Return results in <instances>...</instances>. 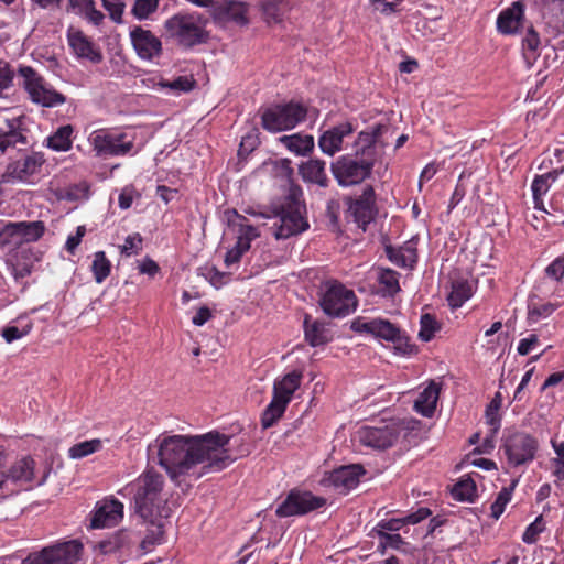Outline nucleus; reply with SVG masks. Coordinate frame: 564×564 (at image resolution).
I'll return each mask as SVG.
<instances>
[{
	"label": "nucleus",
	"instance_id": "obj_21",
	"mask_svg": "<svg viewBox=\"0 0 564 564\" xmlns=\"http://www.w3.org/2000/svg\"><path fill=\"white\" fill-rule=\"evenodd\" d=\"M356 127L351 121H344L337 126L327 129L318 138V147L321 151L329 156L343 150L344 139L351 135Z\"/></svg>",
	"mask_w": 564,
	"mask_h": 564
},
{
	"label": "nucleus",
	"instance_id": "obj_52",
	"mask_svg": "<svg viewBox=\"0 0 564 564\" xmlns=\"http://www.w3.org/2000/svg\"><path fill=\"white\" fill-rule=\"evenodd\" d=\"M545 530V522L542 516L535 518V520L530 523L522 535V541L527 544L535 543L540 536V534Z\"/></svg>",
	"mask_w": 564,
	"mask_h": 564
},
{
	"label": "nucleus",
	"instance_id": "obj_64",
	"mask_svg": "<svg viewBox=\"0 0 564 564\" xmlns=\"http://www.w3.org/2000/svg\"><path fill=\"white\" fill-rule=\"evenodd\" d=\"M159 270L160 268L158 263L150 258L144 259L139 265L140 273L147 274L149 276H154Z\"/></svg>",
	"mask_w": 564,
	"mask_h": 564
},
{
	"label": "nucleus",
	"instance_id": "obj_50",
	"mask_svg": "<svg viewBox=\"0 0 564 564\" xmlns=\"http://www.w3.org/2000/svg\"><path fill=\"white\" fill-rule=\"evenodd\" d=\"M540 46V37L539 34L533 30V28H529L523 40H522V50L523 55L527 59L534 58Z\"/></svg>",
	"mask_w": 564,
	"mask_h": 564
},
{
	"label": "nucleus",
	"instance_id": "obj_42",
	"mask_svg": "<svg viewBox=\"0 0 564 564\" xmlns=\"http://www.w3.org/2000/svg\"><path fill=\"white\" fill-rule=\"evenodd\" d=\"M454 499L471 502L477 496L476 484L471 478L460 479L452 489Z\"/></svg>",
	"mask_w": 564,
	"mask_h": 564
},
{
	"label": "nucleus",
	"instance_id": "obj_17",
	"mask_svg": "<svg viewBox=\"0 0 564 564\" xmlns=\"http://www.w3.org/2000/svg\"><path fill=\"white\" fill-rule=\"evenodd\" d=\"M365 474L361 465H347L334 469L324 475L321 484L324 487L333 488L334 490L346 494L357 487L360 476Z\"/></svg>",
	"mask_w": 564,
	"mask_h": 564
},
{
	"label": "nucleus",
	"instance_id": "obj_23",
	"mask_svg": "<svg viewBox=\"0 0 564 564\" xmlns=\"http://www.w3.org/2000/svg\"><path fill=\"white\" fill-rule=\"evenodd\" d=\"M419 238L412 237L400 247H386V254L397 267L413 270L417 262Z\"/></svg>",
	"mask_w": 564,
	"mask_h": 564
},
{
	"label": "nucleus",
	"instance_id": "obj_15",
	"mask_svg": "<svg viewBox=\"0 0 564 564\" xmlns=\"http://www.w3.org/2000/svg\"><path fill=\"white\" fill-rule=\"evenodd\" d=\"M326 500L310 491L291 490L275 510L280 518L302 516L323 507Z\"/></svg>",
	"mask_w": 564,
	"mask_h": 564
},
{
	"label": "nucleus",
	"instance_id": "obj_13",
	"mask_svg": "<svg viewBox=\"0 0 564 564\" xmlns=\"http://www.w3.org/2000/svg\"><path fill=\"white\" fill-rule=\"evenodd\" d=\"M538 441L525 432H513L503 438L502 451L507 462L512 467H518L533 460Z\"/></svg>",
	"mask_w": 564,
	"mask_h": 564
},
{
	"label": "nucleus",
	"instance_id": "obj_4",
	"mask_svg": "<svg viewBox=\"0 0 564 564\" xmlns=\"http://www.w3.org/2000/svg\"><path fill=\"white\" fill-rule=\"evenodd\" d=\"M301 381L302 373L296 370L274 381L272 400L265 408L261 419L264 429L272 426L283 415L294 392L300 388Z\"/></svg>",
	"mask_w": 564,
	"mask_h": 564
},
{
	"label": "nucleus",
	"instance_id": "obj_33",
	"mask_svg": "<svg viewBox=\"0 0 564 564\" xmlns=\"http://www.w3.org/2000/svg\"><path fill=\"white\" fill-rule=\"evenodd\" d=\"M67 10L96 26L100 25L105 19L104 13L97 10L94 0H68Z\"/></svg>",
	"mask_w": 564,
	"mask_h": 564
},
{
	"label": "nucleus",
	"instance_id": "obj_44",
	"mask_svg": "<svg viewBox=\"0 0 564 564\" xmlns=\"http://www.w3.org/2000/svg\"><path fill=\"white\" fill-rule=\"evenodd\" d=\"M102 447V443L99 438H93L89 441H84L73 445L68 449V456L73 459H80L90 454H94L100 451Z\"/></svg>",
	"mask_w": 564,
	"mask_h": 564
},
{
	"label": "nucleus",
	"instance_id": "obj_59",
	"mask_svg": "<svg viewBox=\"0 0 564 564\" xmlns=\"http://www.w3.org/2000/svg\"><path fill=\"white\" fill-rule=\"evenodd\" d=\"M30 330H31L30 325L25 326L22 329L18 328L17 326H8V327L3 328L2 337L4 338V340L7 343L10 344V343L28 335L30 333Z\"/></svg>",
	"mask_w": 564,
	"mask_h": 564
},
{
	"label": "nucleus",
	"instance_id": "obj_20",
	"mask_svg": "<svg viewBox=\"0 0 564 564\" xmlns=\"http://www.w3.org/2000/svg\"><path fill=\"white\" fill-rule=\"evenodd\" d=\"M67 41L73 54L77 58L87 59L93 64H99L102 61L100 48L80 30L69 28L67 31Z\"/></svg>",
	"mask_w": 564,
	"mask_h": 564
},
{
	"label": "nucleus",
	"instance_id": "obj_30",
	"mask_svg": "<svg viewBox=\"0 0 564 564\" xmlns=\"http://www.w3.org/2000/svg\"><path fill=\"white\" fill-rule=\"evenodd\" d=\"M325 166V161L321 159H311L299 166V173L305 182L325 187L328 184Z\"/></svg>",
	"mask_w": 564,
	"mask_h": 564
},
{
	"label": "nucleus",
	"instance_id": "obj_35",
	"mask_svg": "<svg viewBox=\"0 0 564 564\" xmlns=\"http://www.w3.org/2000/svg\"><path fill=\"white\" fill-rule=\"evenodd\" d=\"M74 129L70 124L59 127L53 134L46 139L47 148L56 152H66L73 144Z\"/></svg>",
	"mask_w": 564,
	"mask_h": 564
},
{
	"label": "nucleus",
	"instance_id": "obj_14",
	"mask_svg": "<svg viewBox=\"0 0 564 564\" xmlns=\"http://www.w3.org/2000/svg\"><path fill=\"white\" fill-rule=\"evenodd\" d=\"M307 228L308 223L299 203L290 204L273 217L272 234L276 239H288L302 234Z\"/></svg>",
	"mask_w": 564,
	"mask_h": 564
},
{
	"label": "nucleus",
	"instance_id": "obj_36",
	"mask_svg": "<svg viewBox=\"0 0 564 564\" xmlns=\"http://www.w3.org/2000/svg\"><path fill=\"white\" fill-rule=\"evenodd\" d=\"M400 274L392 269H379L377 281L380 286V293L383 296H393L400 292Z\"/></svg>",
	"mask_w": 564,
	"mask_h": 564
},
{
	"label": "nucleus",
	"instance_id": "obj_19",
	"mask_svg": "<svg viewBox=\"0 0 564 564\" xmlns=\"http://www.w3.org/2000/svg\"><path fill=\"white\" fill-rule=\"evenodd\" d=\"M348 213L365 230L376 216L375 191L371 186H366L360 196L349 200Z\"/></svg>",
	"mask_w": 564,
	"mask_h": 564
},
{
	"label": "nucleus",
	"instance_id": "obj_63",
	"mask_svg": "<svg viewBox=\"0 0 564 564\" xmlns=\"http://www.w3.org/2000/svg\"><path fill=\"white\" fill-rule=\"evenodd\" d=\"M539 344V337L535 334H531L529 337L522 338L517 347V351L521 356L530 354Z\"/></svg>",
	"mask_w": 564,
	"mask_h": 564
},
{
	"label": "nucleus",
	"instance_id": "obj_9",
	"mask_svg": "<svg viewBox=\"0 0 564 564\" xmlns=\"http://www.w3.org/2000/svg\"><path fill=\"white\" fill-rule=\"evenodd\" d=\"M306 117V108L289 102L267 108L261 117L262 127L269 132H281L295 128Z\"/></svg>",
	"mask_w": 564,
	"mask_h": 564
},
{
	"label": "nucleus",
	"instance_id": "obj_31",
	"mask_svg": "<svg viewBox=\"0 0 564 564\" xmlns=\"http://www.w3.org/2000/svg\"><path fill=\"white\" fill-rule=\"evenodd\" d=\"M476 284L473 280L456 279L452 282V290L447 295L448 305L452 308L463 306L475 293Z\"/></svg>",
	"mask_w": 564,
	"mask_h": 564
},
{
	"label": "nucleus",
	"instance_id": "obj_58",
	"mask_svg": "<svg viewBox=\"0 0 564 564\" xmlns=\"http://www.w3.org/2000/svg\"><path fill=\"white\" fill-rule=\"evenodd\" d=\"M247 12H248L247 6L241 2L232 3L228 9L229 18L238 24H247L248 23Z\"/></svg>",
	"mask_w": 564,
	"mask_h": 564
},
{
	"label": "nucleus",
	"instance_id": "obj_11",
	"mask_svg": "<svg viewBox=\"0 0 564 564\" xmlns=\"http://www.w3.org/2000/svg\"><path fill=\"white\" fill-rule=\"evenodd\" d=\"M84 546L78 540L59 542L31 553L24 564H78Z\"/></svg>",
	"mask_w": 564,
	"mask_h": 564
},
{
	"label": "nucleus",
	"instance_id": "obj_43",
	"mask_svg": "<svg viewBox=\"0 0 564 564\" xmlns=\"http://www.w3.org/2000/svg\"><path fill=\"white\" fill-rule=\"evenodd\" d=\"M111 263L107 259L104 251H97L94 254V260L91 263V272L94 274L95 281L100 284L102 283L108 275L110 274Z\"/></svg>",
	"mask_w": 564,
	"mask_h": 564
},
{
	"label": "nucleus",
	"instance_id": "obj_27",
	"mask_svg": "<svg viewBox=\"0 0 564 564\" xmlns=\"http://www.w3.org/2000/svg\"><path fill=\"white\" fill-rule=\"evenodd\" d=\"M562 170H554L541 175H536L531 184L534 208L544 210L543 197L550 191L552 184L563 173Z\"/></svg>",
	"mask_w": 564,
	"mask_h": 564
},
{
	"label": "nucleus",
	"instance_id": "obj_6",
	"mask_svg": "<svg viewBox=\"0 0 564 564\" xmlns=\"http://www.w3.org/2000/svg\"><path fill=\"white\" fill-rule=\"evenodd\" d=\"M45 163L44 154L41 152H25L10 161L1 175L0 183L3 184H36L42 174Z\"/></svg>",
	"mask_w": 564,
	"mask_h": 564
},
{
	"label": "nucleus",
	"instance_id": "obj_18",
	"mask_svg": "<svg viewBox=\"0 0 564 564\" xmlns=\"http://www.w3.org/2000/svg\"><path fill=\"white\" fill-rule=\"evenodd\" d=\"M351 329L356 333L370 334L387 341L401 340V330L394 324L383 318L357 317L351 322Z\"/></svg>",
	"mask_w": 564,
	"mask_h": 564
},
{
	"label": "nucleus",
	"instance_id": "obj_3",
	"mask_svg": "<svg viewBox=\"0 0 564 564\" xmlns=\"http://www.w3.org/2000/svg\"><path fill=\"white\" fill-rule=\"evenodd\" d=\"M164 29L180 45L192 47L207 39L205 21L198 13H177L164 22Z\"/></svg>",
	"mask_w": 564,
	"mask_h": 564
},
{
	"label": "nucleus",
	"instance_id": "obj_12",
	"mask_svg": "<svg viewBox=\"0 0 564 564\" xmlns=\"http://www.w3.org/2000/svg\"><path fill=\"white\" fill-rule=\"evenodd\" d=\"M372 169L373 160L371 158L355 159L349 155L339 156L330 165L335 180L343 187L361 183L370 176Z\"/></svg>",
	"mask_w": 564,
	"mask_h": 564
},
{
	"label": "nucleus",
	"instance_id": "obj_62",
	"mask_svg": "<svg viewBox=\"0 0 564 564\" xmlns=\"http://www.w3.org/2000/svg\"><path fill=\"white\" fill-rule=\"evenodd\" d=\"M486 421L490 426V433L497 434L500 429V416L497 412V406H494V402H491L486 410Z\"/></svg>",
	"mask_w": 564,
	"mask_h": 564
},
{
	"label": "nucleus",
	"instance_id": "obj_32",
	"mask_svg": "<svg viewBox=\"0 0 564 564\" xmlns=\"http://www.w3.org/2000/svg\"><path fill=\"white\" fill-rule=\"evenodd\" d=\"M431 516V511L427 508H420L415 512H412L403 518H391L381 520L378 523V530L381 532L389 531L390 533L398 532L405 524H416L422 520H425Z\"/></svg>",
	"mask_w": 564,
	"mask_h": 564
},
{
	"label": "nucleus",
	"instance_id": "obj_46",
	"mask_svg": "<svg viewBox=\"0 0 564 564\" xmlns=\"http://www.w3.org/2000/svg\"><path fill=\"white\" fill-rule=\"evenodd\" d=\"M557 307L558 305L553 303L536 304L530 302L528 305V321L531 324H535L552 315Z\"/></svg>",
	"mask_w": 564,
	"mask_h": 564
},
{
	"label": "nucleus",
	"instance_id": "obj_5",
	"mask_svg": "<svg viewBox=\"0 0 564 564\" xmlns=\"http://www.w3.org/2000/svg\"><path fill=\"white\" fill-rule=\"evenodd\" d=\"M87 140L98 158L124 156L137 152L135 137L129 132L96 129L89 133Z\"/></svg>",
	"mask_w": 564,
	"mask_h": 564
},
{
	"label": "nucleus",
	"instance_id": "obj_10",
	"mask_svg": "<svg viewBox=\"0 0 564 564\" xmlns=\"http://www.w3.org/2000/svg\"><path fill=\"white\" fill-rule=\"evenodd\" d=\"M324 313L332 317H344L357 307V299L352 290L337 281L324 285L319 301Z\"/></svg>",
	"mask_w": 564,
	"mask_h": 564
},
{
	"label": "nucleus",
	"instance_id": "obj_39",
	"mask_svg": "<svg viewBox=\"0 0 564 564\" xmlns=\"http://www.w3.org/2000/svg\"><path fill=\"white\" fill-rule=\"evenodd\" d=\"M294 4L295 0H267L263 12L269 21L280 22Z\"/></svg>",
	"mask_w": 564,
	"mask_h": 564
},
{
	"label": "nucleus",
	"instance_id": "obj_1",
	"mask_svg": "<svg viewBox=\"0 0 564 564\" xmlns=\"http://www.w3.org/2000/svg\"><path fill=\"white\" fill-rule=\"evenodd\" d=\"M248 452L235 448L232 437L218 431L198 435L162 433L147 448L148 460L164 468L171 479L189 475L197 466L220 471Z\"/></svg>",
	"mask_w": 564,
	"mask_h": 564
},
{
	"label": "nucleus",
	"instance_id": "obj_47",
	"mask_svg": "<svg viewBox=\"0 0 564 564\" xmlns=\"http://www.w3.org/2000/svg\"><path fill=\"white\" fill-rule=\"evenodd\" d=\"M19 236L20 232L17 223L6 224L0 229V247L22 245Z\"/></svg>",
	"mask_w": 564,
	"mask_h": 564
},
{
	"label": "nucleus",
	"instance_id": "obj_16",
	"mask_svg": "<svg viewBox=\"0 0 564 564\" xmlns=\"http://www.w3.org/2000/svg\"><path fill=\"white\" fill-rule=\"evenodd\" d=\"M137 55L143 61H154L162 54V42L152 31L134 25L129 32Z\"/></svg>",
	"mask_w": 564,
	"mask_h": 564
},
{
	"label": "nucleus",
	"instance_id": "obj_34",
	"mask_svg": "<svg viewBox=\"0 0 564 564\" xmlns=\"http://www.w3.org/2000/svg\"><path fill=\"white\" fill-rule=\"evenodd\" d=\"M280 142L295 155H307L314 149V138L310 134L283 135Z\"/></svg>",
	"mask_w": 564,
	"mask_h": 564
},
{
	"label": "nucleus",
	"instance_id": "obj_7",
	"mask_svg": "<svg viewBox=\"0 0 564 564\" xmlns=\"http://www.w3.org/2000/svg\"><path fill=\"white\" fill-rule=\"evenodd\" d=\"M406 430L408 426L403 420L392 419L378 425L360 427L357 431V438L366 446L386 449L393 446Z\"/></svg>",
	"mask_w": 564,
	"mask_h": 564
},
{
	"label": "nucleus",
	"instance_id": "obj_38",
	"mask_svg": "<svg viewBox=\"0 0 564 564\" xmlns=\"http://www.w3.org/2000/svg\"><path fill=\"white\" fill-rule=\"evenodd\" d=\"M380 127H375L371 131H361L355 141V153L357 156L369 158L373 145L379 135Z\"/></svg>",
	"mask_w": 564,
	"mask_h": 564
},
{
	"label": "nucleus",
	"instance_id": "obj_28",
	"mask_svg": "<svg viewBox=\"0 0 564 564\" xmlns=\"http://www.w3.org/2000/svg\"><path fill=\"white\" fill-rule=\"evenodd\" d=\"M440 384L435 381H430L429 384L420 392L414 402V410L423 416L430 417L433 415L436 403L440 397Z\"/></svg>",
	"mask_w": 564,
	"mask_h": 564
},
{
	"label": "nucleus",
	"instance_id": "obj_2",
	"mask_svg": "<svg viewBox=\"0 0 564 564\" xmlns=\"http://www.w3.org/2000/svg\"><path fill=\"white\" fill-rule=\"evenodd\" d=\"M163 486V476L149 469L118 491L121 497L131 500L135 513L148 524V533L142 541L143 549L161 543L165 520L172 514Z\"/></svg>",
	"mask_w": 564,
	"mask_h": 564
},
{
	"label": "nucleus",
	"instance_id": "obj_8",
	"mask_svg": "<svg viewBox=\"0 0 564 564\" xmlns=\"http://www.w3.org/2000/svg\"><path fill=\"white\" fill-rule=\"evenodd\" d=\"M19 76L32 102L43 107L63 105L66 98L55 90L46 80L30 66H20Z\"/></svg>",
	"mask_w": 564,
	"mask_h": 564
},
{
	"label": "nucleus",
	"instance_id": "obj_29",
	"mask_svg": "<svg viewBox=\"0 0 564 564\" xmlns=\"http://www.w3.org/2000/svg\"><path fill=\"white\" fill-rule=\"evenodd\" d=\"M304 334L306 341L313 347L324 345L333 337L325 323L312 319L310 315L304 318Z\"/></svg>",
	"mask_w": 564,
	"mask_h": 564
},
{
	"label": "nucleus",
	"instance_id": "obj_56",
	"mask_svg": "<svg viewBox=\"0 0 564 564\" xmlns=\"http://www.w3.org/2000/svg\"><path fill=\"white\" fill-rule=\"evenodd\" d=\"M249 248H250V245H247V242H239L237 240L236 245L226 252V256L224 259L226 267L230 268L232 264L238 263L240 261L242 254L246 251H248Z\"/></svg>",
	"mask_w": 564,
	"mask_h": 564
},
{
	"label": "nucleus",
	"instance_id": "obj_53",
	"mask_svg": "<svg viewBox=\"0 0 564 564\" xmlns=\"http://www.w3.org/2000/svg\"><path fill=\"white\" fill-rule=\"evenodd\" d=\"M142 236L139 232L129 235L120 246L121 254L126 257L139 254L142 250Z\"/></svg>",
	"mask_w": 564,
	"mask_h": 564
},
{
	"label": "nucleus",
	"instance_id": "obj_60",
	"mask_svg": "<svg viewBox=\"0 0 564 564\" xmlns=\"http://www.w3.org/2000/svg\"><path fill=\"white\" fill-rule=\"evenodd\" d=\"M547 276L560 281L564 275V256L553 260L545 269Z\"/></svg>",
	"mask_w": 564,
	"mask_h": 564
},
{
	"label": "nucleus",
	"instance_id": "obj_54",
	"mask_svg": "<svg viewBox=\"0 0 564 564\" xmlns=\"http://www.w3.org/2000/svg\"><path fill=\"white\" fill-rule=\"evenodd\" d=\"M556 457L552 459L553 474L558 480H564V442L552 443Z\"/></svg>",
	"mask_w": 564,
	"mask_h": 564
},
{
	"label": "nucleus",
	"instance_id": "obj_61",
	"mask_svg": "<svg viewBox=\"0 0 564 564\" xmlns=\"http://www.w3.org/2000/svg\"><path fill=\"white\" fill-rule=\"evenodd\" d=\"M379 532L380 544L383 547L399 549L403 544V540L398 533Z\"/></svg>",
	"mask_w": 564,
	"mask_h": 564
},
{
	"label": "nucleus",
	"instance_id": "obj_25",
	"mask_svg": "<svg viewBox=\"0 0 564 564\" xmlns=\"http://www.w3.org/2000/svg\"><path fill=\"white\" fill-rule=\"evenodd\" d=\"M26 143V135L21 129L19 118L4 119L0 122V151L2 153L19 144L25 145Z\"/></svg>",
	"mask_w": 564,
	"mask_h": 564
},
{
	"label": "nucleus",
	"instance_id": "obj_57",
	"mask_svg": "<svg viewBox=\"0 0 564 564\" xmlns=\"http://www.w3.org/2000/svg\"><path fill=\"white\" fill-rule=\"evenodd\" d=\"M204 276L210 282L213 286L219 289L228 281V274L220 272L215 267H208L205 269Z\"/></svg>",
	"mask_w": 564,
	"mask_h": 564
},
{
	"label": "nucleus",
	"instance_id": "obj_40",
	"mask_svg": "<svg viewBox=\"0 0 564 564\" xmlns=\"http://www.w3.org/2000/svg\"><path fill=\"white\" fill-rule=\"evenodd\" d=\"M18 228L20 232L21 243L36 241L45 230L42 221H19Z\"/></svg>",
	"mask_w": 564,
	"mask_h": 564
},
{
	"label": "nucleus",
	"instance_id": "obj_45",
	"mask_svg": "<svg viewBox=\"0 0 564 564\" xmlns=\"http://www.w3.org/2000/svg\"><path fill=\"white\" fill-rule=\"evenodd\" d=\"M161 0H134L131 7V14L138 20L149 19L159 9Z\"/></svg>",
	"mask_w": 564,
	"mask_h": 564
},
{
	"label": "nucleus",
	"instance_id": "obj_41",
	"mask_svg": "<svg viewBox=\"0 0 564 564\" xmlns=\"http://www.w3.org/2000/svg\"><path fill=\"white\" fill-rule=\"evenodd\" d=\"M89 186L86 182L68 185L56 191L58 199L75 202L86 199L88 197Z\"/></svg>",
	"mask_w": 564,
	"mask_h": 564
},
{
	"label": "nucleus",
	"instance_id": "obj_49",
	"mask_svg": "<svg viewBox=\"0 0 564 564\" xmlns=\"http://www.w3.org/2000/svg\"><path fill=\"white\" fill-rule=\"evenodd\" d=\"M421 329L419 336L423 341H430L440 329L436 318L431 314H424L420 321Z\"/></svg>",
	"mask_w": 564,
	"mask_h": 564
},
{
	"label": "nucleus",
	"instance_id": "obj_24",
	"mask_svg": "<svg viewBox=\"0 0 564 564\" xmlns=\"http://www.w3.org/2000/svg\"><path fill=\"white\" fill-rule=\"evenodd\" d=\"M525 6L521 1L513 2L503 9L497 18V30L503 35L516 34L523 26Z\"/></svg>",
	"mask_w": 564,
	"mask_h": 564
},
{
	"label": "nucleus",
	"instance_id": "obj_22",
	"mask_svg": "<svg viewBox=\"0 0 564 564\" xmlns=\"http://www.w3.org/2000/svg\"><path fill=\"white\" fill-rule=\"evenodd\" d=\"M123 518V505L116 499L102 500L95 507L90 527L94 529L117 525Z\"/></svg>",
	"mask_w": 564,
	"mask_h": 564
},
{
	"label": "nucleus",
	"instance_id": "obj_55",
	"mask_svg": "<svg viewBox=\"0 0 564 564\" xmlns=\"http://www.w3.org/2000/svg\"><path fill=\"white\" fill-rule=\"evenodd\" d=\"M105 10L109 13L110 19L115 23H122V14L124 12L126 4L121 0H102Z\"/></svg>",
	"mask_w": 564,
	"mask_h": 564
},
{
	"label": "nucleus",
	"instance_id": "obj_48",
	"mask_svg": "<svg viewBox=\"0 0 564 564\" xmlns=\"http://www.w3.org/2000/svg\"><path fill=\"white\" fill-rule=\"evenodd\" d=\"M513 486L503 487L498 494L496 500L491 505V517L498 520L503 513L506 506L510 502L512 497Z\"/></svg>",
	"mask_w": 564,
	"mask_h": 564
},
{
	"label": "nucleus",
	"instance_id": "obj_37",
	"mask_svg": "<svg viewBox=\"0 0 564 564\" xmlns=\"http://www.w3.org/2000/svg\"><path fill=\"white\" fill-rule=\"evenodd\" d=\"M228 221L230 226L238 227L237 240L239 242H247V245H250L251 241L259 236L258 229L248 224L246 218L238 215L236 212H232V215L228 217Z\"/></svg>",
	"mask_w": 564,
	"mask_h": 564
},
{
	"label": "nucleus",
	"instance_id": "obj_51",
	"mask_svg": "<svg viewBox=\"0 0 564 564\" xmlns=\"http://www.w3.org/2000/svg\"><path fill=\"white\" fill-rule=\"evenodd\" d=\"M195 82L188 76H180L172 82L160 80L156 86L160 88H169L177 93H187L194 88Z\"/></svg>",
	"mask_w": 564,
	"mask_h": 564
},
{
	"label": "nucleus",
	"instance_id": "obj_26",
	"mask_svg": "<svg viewBox=\"0 0 564 564\" xmlns=\"http://www.w3.org/2000/svg\"><path fill=\"white\" fill-rule=\"evenodd\" d=\"M6 482L28 484L34 479L35 462L31 456L18 458L9 468L4 470Z\"/></svg>",
	"mask_w": 564,
	"mask_h": 564
}]
</instances>
